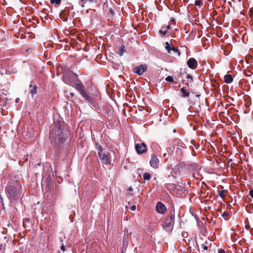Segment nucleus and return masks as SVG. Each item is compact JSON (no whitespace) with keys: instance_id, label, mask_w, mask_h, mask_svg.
<instances>
[{"instance_id":"15","label":"nucleus","mask_w":253,"mask_h":253,"mask_svg":"<svg viewBox=\"0 0 253 253\" xmlns=\"http://www.w3.org/2000/svg\"><path fill=\"white\" fill-rule=\"evenodd\" d=\"M126 51V50H125V46L124 45V44H122L121 47H120V50L118 52V54L120 55V56H122L124 54V53Z\"/></svg>"},{"instance_id":"51","label":"nucleus","mask_w":253,"mask_h":253,"mask_svg":"<svg viewBox=\"0 0 253 253\" xmlns=\"http://www.w3.org/2000/svg\"><path fill=\"white\" fill-rule=\"evenodd\" d=\"M81 6L82 7H84V4H81Z\"/></svg>"},{"instance_id":"50","label":"nucleus","mask_w":253,"mask_h":253,"mask_svg":"<svg viewBox=\"0 0 253 253\" xmlns=\"http://www.w3.org/2000/svg\"><path fill=\"white\" fill-rule=\"evenodd\" d=\"M64 20H65V21H67L68 18H65V19H64Z\"/></svg>"},{"instance_id":"3","label":"nucleus","mask_w":253,"mask_h":253,"mask_svg":"<svg viewBox=\"0 0 253 253\" xmlns=\"http://www.w3.org/2000/svg\"><path fill=\"white\" fill-rule=\"evenodd\" d=\"M174 211H170L163 223V226L166 230L169 231L172 230L174 224Z\"/></svg>"},{"instance_id":"24","label":"nucleus","mask_w":253,"mask_h":253,"mask_svg":"<svg viewBox=\"0 0 253 253\" xmlns=\"http://www.w3.org/2000/svg\"><path fill=\"white\" fill-rule=\"evenodd\" d=\"M171 50H172L174 52L177 53L178 56L180 55V52L177 48L174 47V46H172Z\"/></svg>"},{"instance_id":"52","label":"nucleus","mask_w":253,"mask_h":253,"mask_svg":"<svg viewBox=\"0 0 253 253\" xmlns=\"http://www.w3.org/2000/svg\"><path fill=\"white\" fill-rule=\"evenodd\" d=\"M130 195H131V196H133V194L132 193H130Z\"/></svg>"},{"instance_id":"28","label":"nucleus","mask_w":253,"mask_h":253,"mask_svg":"<svg viewBox=\"0 0 253 253\" xmlns=\"http://www.w3.org/2000/svg\"><path fill=\"white\" fill-rule=\"evenodd\" d=\"M159 33L161 34H162L163 36H165L167 34V30H166V29H165V30H163V29L160 30Z\"/></svg>"},{"instance_id":"14","label":"nucleus","mask_w":253,"mask_h":253,"mask_svg":"<svg viewBox=\"0 0 253 253\" xmlns=\"http://www.w3.org/2000/svg\"><path fill=\"white\" fill-rule=\"evenodd\" d=\"M224 82L226 84H230L233 82V78L232 75L226 74L224 77Z\"/></svg>"},{"instance_id":"18","label":"nucleus","mask_w":253,"mask_h":253,"mask_svg":"<svg viewBox=\"0 0 253 253\" xmlns=\"http://www.w3.org/2000/svg\"><path fill=\"white\" fill-rule=\"evenodd\" d=\"M181 92L183 94V97H188L189 95V93L186 91V90L185 89L184 87H182L180 89Z\"/></svg>"},{"instance_id":"46","label":"nucleus","mask_w":253,"mask_h":253,"mask_svg":"<svg viewBox=\"0 0 253 253\" xmlns=\"http://www.w3.org/2000/svg\"><path fill=\"white\" fill-rule=\"evenodd\" d=\"M19 98H17V99H16V100H15V102H16V103H17V102L19 101Z\"/></svg>"},{"instance_id":"26","label":"nucleus","mask_w":253,"mask_h":253,"mask_svg":"<svg viewBox=\"0 0 253 253\" xmlns=\"http://www.w3.org/2000/svg\"><path fill=\"white\" fill-rule=\"evenodd\" d=\"M166 81L169 82H174L173 78L172 76H169L166 78Z\"/></svg>"},{"instance_id":"36","label":"nucleus","mask_w":253,"mask_h":253,"mask_svg":"<svg viewBox=\"0 0 253 253\" xmlns=\"http://www.w3.org/2000/svg\"><path fill=\"white\" fill-rule=\"evenodd\" d=\"M245 228L247 230H250L251 229L250 225H246Z\"/></svg>"},{"instance_id":"43","label":"nucleus","mask_w":253,"mask_h":253,"mask_svg":"<svg viewBox=\"0 0 253 253\" xmlns=\"http://www.w3.org/2000/svg\"><path fill=\"white\" fill-rule=\"evenodd\" d=\"M250 232L251 234H253V228H251L250 230Z\"/></svg>"},{"instance_id":"41","label":"nucleus","mask_w":253,"mask_h":253,"mask_svg":"<svg viewBox=\"0 0 253 253\" xmlns=\"http://www.w3.org/2000/svg\"><path fill=\"white\" fill-rule=\"evenodd\" d=\"M128 191H129V192H132L133 191V188L131 187H130L128 188Z\"/></svg>"},{"instance_id":"45","label":"nucleus","mask_w":253,"mask_h":253,"mask_svg":"<svg viewBox=\"0 0 253 253\" xmlns=\"http://www.w3.org/2000/svg\"><path fill=\"white\" fill-rule=\"evenodd\" d=\"M170 21H174V19L173 18H171L170 19Z\"/></svg>"},{"instance_id":"33","label":"nucleus","mask_w":253,"mask_h":253,"mask_svg":"<svg viewBox=\"0 0 253 253\" xmlns=\"http://www.w3.org/2000/svg\"><path fill=\"white\" fill-rule=\"evenodd\" d=\"M249 195L253 198V189L250 191Z\"/></svg>"},{"instance_id":"30","label":"nucleus","mask_w":253,"mask_h":253,"mask_svg":"<svg viewBox=\"0 0 253 253\" xmlns=\"http://www.w3.org/2000/svg\"><path fill=\"white\" fill-rule=\"evenodd\" d=\"M108 12L111 14V16H113L114 15V11L112 8H109L108 9Z\"/></svg>"},{"instance_id":"7","label":"nucleus","mask_w":253,"mask_h":253,"mask_svg":"<svg viewBox=\"0 0 253 253\" xmlns=\"http://www.w3.org/2000/svg\"><path fill=\"white\" fill-rule=\"evenodd\" d=\"M98 154L102 164L109 165L111 163V158L108 152H98Z\"/></svg>"},{"instance_id":"22","label":"nucleus","mask_w":253,"mask_h":253,"mask_svg":"<svg viewBox=\"0 0 253 253\" xmlns=\"http://www.w3.org/2000/svg\"><path fill=\"white\" fill-rule=\"evenodd\" d=\"M186 79L187 82L191 84V83L193 82V77L190 75L187 74L186 75Z\"/></svg>"},{"instance_id":"13","label":"nucleus","mask_w":253,"mask_h":253,"mask_svg":"<svg viewBox=\"0 0 253 253\" xmlns=\"http://www.w3.org/2000/svg\"><path fill=\"white\" fill-rule=\"evenodd\" d=\"M199 169V165L196 163H192L187 165V169L192 170H197Z\"/></svg>"},{"instance_id":"42","label":"nucleus","mask_w":253,"mask_h":253,"mask_svg":"<svg viewBox=\"0 0 253 253\" xmlns=\"http://www.w3.org/2000/svg\"><path fill=\"white\" fill-rule=\"evenodd\" d=\"M170 29V25H169L167 26V28H166V30H169Z\"/></svg>"},{"instance_id":"12","label":"nucleus","mask_w":253,"mask_h":253,"mask_svg":"<svg viewBox=\"0 0 253 253\" xmlns=\"http://www.w3.org/2000/svg\"><path fill=\"white\" fill-rule=\"evenodd\" d=\"M187 64L188 67L192 69H195L198 66V62L194 58H190L187 62Z\"/></svg>"},{"instance_id":"44","label":"nucleus","mask_w":253,"mask_h":253,"mask_svg":"<svg viewBox=\"0 0 253 253\" xmlns=\"http://www.w3.org/2000/svg\"><path fill=\"white\" fill-rule=\"evenodd\" d=\"M70 95L72 96V97H74L75 96V94L73 92H71L70 93Z\"/></svg>"},{"instance_id":"32","label":"nucleus","mask_w":253,"mask_h":253,"mask_svg":"<svg viewBox=\"0 0 253 253\" xmlns=\"http://www.w3.org/2000/svg\"><path fill=\"white\" fill-rule=\"evenodd\" d=\"M218 253H225V252L223 249H219L218 250Z\"/></svg>"},{"instance_id":"10","label":"nucleus","mask_w":253,"mask_h":253,"mask_svg":"<svg viewBox=\"0 0 253 253\" xmlns=\"http://www.w3.org/2000/svg\"><path fill=\"white\" fill-rule=\"evenodd\" d=\"M147 70V65L146 64H141L138 66L136 67L133 69V72L138 74V75H141L144 72Z\"/></svg>"},{"instance_id":"21","label":"nucleus","mask_w":253,"mask_h":253,"mask_svg":"<svg viewBox=\"0 0 253 253\" xmlns=\"http://www.w3.org/2000/svg\"><path fill=\"white\" fill-rule=\"evenodd\" d=\"M166 150L169 155H171L173 154V149L172 147H168Z\"/></svg>"},{"instance_id":"17","label":"nucleus","mask_w":253,"mask_h":253,"mask_svg":"<svg viewBox=\"0 0 253 253\" xmlns=\"http://www.w3.org/2000/svg\"><path fill=\"white\" fill-rule=\"evenodd\" d=\"M143 178L145 180H149L151 178V175L149 172H145L143 175Z\"/></svg>"},{"instance_id":"48","label":"nucleus","mask_w":253,"mask_h":253,"mask_svg":"<svg viewBox=\"0 0 253 253\" xmlns=\"http://www.w3.org/2000/svg\"><path fill=\"white\" fill-rule=\"evenodd\" d=\"M125 244H126V243H125V240H124V241H123V245L124 246Z\"/></svg>"},{"instance_id":"56","label":"nucleus","mask_w":253,"mask_h":253,"mask_svg":"<svg viewBox=\"0 0 253 253\" xmlns=\"http://www.w3.org/2000/svg\"><path fill=\"white\" fill-rule=\"evenodd\" d=\"M32 84H30V87H32Z\"/></svg>"},{"instance_id":"27","label":"nucleus","mask_w":253,"mask_h":253,"mask_svg":"<svg viewBox=\"0 0 253 253\" xmlns=\"http://www.w3.org/2000/svg\"><path fill=\"white\" fill-rule=\"evenodd\" d=\"M202 4V0H196L195 1V4L196 6H200Z\"/></svg>"},{"instance_id":"29","label":"nucleus","mask_w":253,"mask_h":253,"mask_svg":"<svg viewBox=\"0 0 253 253\" xmlns=\"http://www.w3.org/2000/svg\"><path fill=\"white\" fill-rule=\"evenodd\" d=\"M229 213L228 212H224L222 214V216L224 217L225 219H227V217L229 216Z\"/></svg>"},{"instance_id":"25","label":"nucleus","mask_w":253,"mask_h":253,"mask_svg":"<svg viewBox=\"0 0 253 253\" xmlns=\"http://www.w3.org/2000/svg\"><path fill=\"white\" fill-rule=\"evenodd\" d=\"M50 2L52 4L56 3L57 5H59L61 2V0H50Z\"/></svg>"},{"instance_id":"34","label":"nucleus","mask_w":253,"mask_h":253,"mask_svg":"<svg viewBox=\"0 0 253 253\" xmlns=\"http://www.w3.org/2000/svg\"><path fill=\"white\" fill-rule=\"evenodd\" d=\"M130 210L132 211H134L136 209V206L135 205H133V206H132L130 208Z\"/></svg>"},{"instance_id":"19","label":"nucleus","mask_w":253,"mask_h":253,"mask_svg":"<svg viewBox=\"0 0 253 253\" xmlns=\"http://www.w3.org/2000/svg\"><path fill=\"white\" fill-rule=\"evenodd\" d=\"M95 148L98 150V152H103L102 147L98 143H95Z\"/></svg>"},{"instance_id":"4","label":"nucleus","mask_w":253,"mask_h":253,"mask_svg":"<svg viewBox=\"0 0 253 253\" xmlns=\"http://www.w3.org/2000/svg\"><path fill=\"white\" fill-rule=\"evenodd\" d=\"M78 77V75L72 72L66 73L63 74V81L66 84L74 86L75 83V78Z\"/></svg>"},{"instance_id":"9","label":"nucleus","mask_w":253,"mask_h":253,"mask_svg":"<svg viewBox=\"0 0 253 253\" xmlns=\"http://www.w3.org/2000/svg\"><path fill=\"white\" fill-rule=\"evenodd\" d=\"M135 148L137 154L139 155L145 153L147 150L146 144L143 142L135 144Z\"/></svg>"},{"instance_id":"47","label":"nucleus","mask_w":253,"mask_h":253,"mask_svg":"<svg viewBox=\"0 0 253 253\" xmlns=\"http://www.w3.org/2000/svg\"><path fill=\"white\" fill-rule=\"evenodd\" d=\"M125 244H126V243H125V240H124V241H123V245L124 246Z\"/></svg>"},{"instance_id":"16","label":"nucleus","mask_w":253,"mask_h":253,"mask_svg":"<svg viewBox=\"0 0 253 253\" xmlns=\"http://www.w3.org/2000/svg\"><path fill=\"white\" fill-rule=\"evenodd\" d=\"M38 86L36 85H34L32 88L30 90V93L32 94V96L36 94L37 93Z\"/></svg>"},{"instance_id":"5","label":"nucleus","mask_w":253,"mask_h":253,"mask_svg":"<svg viewBox=\"0 0 253 253\" xmlns=\"http://www.w3.org/2000/svg\"><path fill=\"white\" fill-rule=\"evenodd\" d=\"M174 144L176 143L177 144L176 148L175 154H176V160L177 161H181L183 156V151L182 148L184 147L182 146V143L179 139H175L174 141Z\"/></svg>"},{"instance_id":"53","label":"nucleus","mask_w":253,"mask_h":253,"mask_svg":"<svg viewBox=\"0 0 253 253\" xmlns=\"http://www.w3.org/2000/svg\"><path fill=\"white\" fill-rule=\"evenodd\" d=\"M0 200H1V201H2V199L1 198V197H0Z\"/></svg>"},{"instance_id":"39","label":"nucleus","mask_w":253,"mask_h":253,"mask_svg":"<svg viewBox=\"0 0 253 253\" xmlns=\"http://www.w3.org/2000/svg\"><path fill=\"white\" fill-rule=\"evenodd\" d=\"M96 0H87V1H88L90 3H92L93 2H95Z\"/></svg>"},{"instance_id":"23","label":"nucleus","mask_w":253,"mask_h":253,"mask_svg":"<svg viewBox=\"0 0 253 253\" xmlns=\"http://www.w3.org/2000/svg\"><path fill=\"white\" fill-rule=\"evenodd\" d=\"M218 194L220 196V197L221 198L223 199L225 197V195H224L225 190H218Z\"/></svg>"},{"instance_id":"2","label":"nucleus","mask_w":253,"mask_h":253,"mask_svg":"<svg viewBox=\"0 0 253 253\" xmlns=\"http://www.w3.org/2000/svg\"><path fill=\"white\" fill-rule=\"evenodd\" d=\"M76 89L80 93L82 96L88 102L92 101V99L89 96L85 91V86L78 79V77L75 78V83L74 84Z\"/></svg>"},{"instance_id":"54","label":"nucleus","mask_w":253,"mask_h":253,"mask_svg":"<svg viewBox=\"0 0 253 253\" xmlns=\"http://www.w3.org/2000/svg\"><path fill=\"white\" fill-rule=\"evenodd\" d=\"M0 200H1V201H2V199L1 198V197H0Z\"/></svg>"},{"instance_id":"1","label":"nucleus","mask_w":253,"mask_h":253,"mask_svg":"<svg viewBox=\"0 0 253 253\" xmlns=\"http://www.w3.org/2000/svg\"><path fill=\"white\" fill-rule=\"evenodd\" d=\"M62 124L60 121L55 123L49 134L50 143L56 151L63 148L67 139V130L61 127Z\"/></svg>"},{"instance_id":"38","label":"nucleus","mask_w":253,"mask_h":253,"mask_svg":"<svg viewBox=\"0 0 253 253\" xmlns=\"http://www.w3.org/2000/svg\"><path fill=\"white\" fill-rule=\"evenodd\" d=\"M4 249L3 248V246L1 244H0V251H2Z\"/></svg>"},{"instance_id":"35","label":"nucleus","mask_w":253,"mask_h":253,"mask_svg":"<svg viewBox=\"0 0 253 253\" xmlns=\"http://www.w3.org/2000/svg\"><path fill=\"white\" fill-rule=\"evenodd\" d=\"M202 246L204 249V250H207L208 249V247L206 245H202Z\"/></svg>"},{"instance_id":"20","label":"nucleus","mask_w":253,"mask_h":253,"mask_svg":"<svg viewBox=\"0 0 253 253\" xmlns=\"http://www.w3.org/2000/svg\"><path fill=\"white\" fill-rule=\"evenodd\" d=\"M166 48L168 53H170V51L171 50V47H170V44L168 42H166Z\"/></svg>"},{"instance_id":"31","label":"nucleus","mask_w":253,"mask_h":253,"mask_svg":"<svg viewBox=\"0 0 253 253\" xmlns=\"http://www.w3.org/2000/svg\"><path fill=\"white\" fill-rule=\"evenodd\" d=\"M244 74L247 77H250L251 76V73L250 71H244Z\"/></svg>"},{"instance_id":"49","label":"nucleus","mask_w":253,"mask_h":253,"mask_svg":"<svg viewBox=\"0 0 253 253\" xmlns=\"http://www.w3.org/2000/svg\"><path fill=\"white\" fill-rule=\"evenodd\" d=\"M186 84H187V85L188 86H189V85H190V84H189V83H187Z\"/></svg>"},{"instance_id":"6","label":"nucleus","mask_w":253,"mask_h":253,"mask_svg":"<svg viewBox=\"0 0 253 253\" xmlns=\"http://www.w3.org/2000/svg\"><path fill=\"white\" fill-rule=\"evenodd\" d=\"M5 192L10 201L15 199L17 195V190L15 187L8 185L5 188Z\"/></svg>"},{"instance_id":"8","label":"nucleus","mask_w":253,"mask_h":253,"mask_svg":"<svg viewBox=\"0 0 253 253\" xmlns=\"http://www.w3.org/2000/svg\"><path fill=\"white\" fill-rule=\"evenodd\" d=\"M149 164L150 166L153 169H158L159 167L160 161L158 158L155 154L151 155V159L150 160Z\"/></svg>"},{"instance_id":"11","label":"nucleus","mask_w":253,"mask_h":253,"mask_svg":"<svg viewBox=\"0 0 253 253\" xmlns=\"http://www.w3.org/2000/svg\"><path fill=\"white\" fill-rule=\"evenodd\" d=\"M156 210L160 214H164L167 211V208L162 203L159 202L156 205Z\"/></svg>"},{"instance_id":"40","label":"nucleus","mask_w":253,"mask_h":253,"mask_svg":"<svg viewBox=\"0 0 253 253\" xmlns=\"http://www.w3.org/2000/svg\"><path fill=\"white\" fill-rule=\"evenodd\" d=\"M163 156L164 157H165L166 160H167L168 159V157H167V153L164 154Z\"/></svg>"},{"instance_id":"55","label":"nucleus","mask_w":253,"mask_h":253,"mask_svg":"<svg viewBox=\"0 0 253 253\" xmlns=\"http://www.w3.org/2000/svg\"><path fill=\"white\" fill-rule=\"evenodd\" d=\"M81 1H84L85 0H80Z\"/></svg>"},{"instance_id":"37","label":"nucleus","mask_w":253,"mask_h":253,"mask_svg":"<svg viewBox=\"0 0 253 253\" xmlns=\"http://www.w3.org/2000/svg\"><path fill=\"white\" fill-rule=\"evenodd\" d=\"M61 250L63 251H65V247L64 245H62L61 247Z\"/></svg>"}]
</instances>
